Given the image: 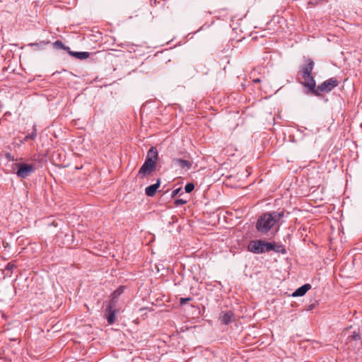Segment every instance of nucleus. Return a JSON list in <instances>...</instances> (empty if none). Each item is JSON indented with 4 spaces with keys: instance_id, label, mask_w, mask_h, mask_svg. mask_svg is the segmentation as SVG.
Wrapping results in <instances>:
<instances>
[{
    "instance_id": "nucleus-12",
    "label": "nucleus",
    "mask_w": 362,
    "mask_h": 362,
    "mask_svg": "<svg viewBox=\"0 0 362 362\" xmlns=\"http://www.w3.org/2000/svg\"><path fill=\"white\" fill-rule=\"evenodd\" d=\"M173 163L175 165H179L181 168L187 170L189 169L192 165L190 161L182 158H173Z\"/></svg>"
},
{
    "instance_id": "nucleus-19",
    "label": "nucleus",
    "mask_w": 362,
    "mask_h": 362,
    "mask_svg": "<svg viewBox=\"0 0 362 362\" xmlns=\"http://www.w3.org/2000/svg\"><path fill=\"white\" fill-rule=\"evenodd\" d=\"M124 286H119L117 290H115L111 295L115 296L117 298L119 297V296L124 292Z\"/></svg>"
},
{
    "instance_id": "nucleus-20",
    "label": "nucleus",
    "mask_w": 362,
    "mask_h": 362,
    "mask_svg": "<svg viewBox=\"0 0 362 362\" xmlns=\"http://www.w3.org/2000/svg\"><path fill=\"white\" fill-rule=\"evenodd\" d=\"M194 189V185L192 182L187 183L185 187V190L187 193H190Z\"/></svg>"
},
{
    "instance_id": "nucleus-1",
    "label": "nucleus",
    "mask_w": 362,
    "mask_h": 362,
    "mask_svg": "<svg viewBox=\"0 0 362 362\" xmlns=\"http://www.w3.org/2000/svg\"><path fill=\"white\" fill-rule=\"evenodd\" d=\"M284 216V211L266 212L261 215L257 221L256 229L260 233L265 235L272 228L277 232L283 221L281 219Z\"/></svg>"
},
{
    "instance_id": "nucleus-8",
    "label": "nucleus",
    "mask_w": 362,
    "mask_h": 362,
    "mask_svg": "<svg viewBox=\"0 0 362 362\" xmlns=\"http://www.w3.org/2000/svg\"><path fill=\"white\" fill-rule=\"evenodd\" d=\"M117 310V309H108L106 308L105 310V317L107 320V322L109 325H112L116 321V314Z\"/></svg>"
},
{
    "instance_id": "nucleus-15",
    "label": "nucleus",
    "mask_w": 362,
    "mask_h": 362,
    "mask_svg": "<svg viewBox=\"0 0 362 362\" xmlns=\"http://www.w3.org/2000/svg\"><path fill=\"white\" fill-rule=\"evenodd\" d=\"M271 251L273 250L275 252L282 253L285 254L286 253V250L285 249L284 246L280 244H277L275 243H271Z\"/></svg>"
},
{
    "instance_id": "nucleus-13",
    "label": "nucleus",
    "mask_w": 362,
    "mask_h": 362,
    "mask_svg": "<svg viewBox=\"0 0 362 362\" xmlns=\"http://www.w3.org/2000/svg\"><path fill=\"white\" fill-rule=\"evenodd\" d=\"M311 288V286L309 284H305L302 286L297 288L292 294L293 297L303 296H304L308 291Z\"/></svg>"
},
{
    "instance_id": "nucleus-21",
    "label": "nucleus",
    "mask_w": 362,
    "mask_h": 362,
    "mask_svg": "<svg viewBox=\"0 0 362 362\" xmlns=\"http://www.w3.org/2000/svg\"><path fill=\"white\" fill-rule=\"evenodd\" d=\"M37 134H36V129H34L33 132L31 134H28L25 136V140L28 141V139L34 140L36 138Z\"/></svg>"
},
{
    "instance_id": "nucleus-25",
    "label": "nucleus",
    "mask_w": 362,
    "mask_h": 362,
    "mask_svg": "<svg viewBox=\"0 0 362 362\" xmlns=\"http://www.w3.org/2000/svg\"><path fill=\"white\" fill-rule=\"evenodd\" d=\"M180 188H177V189H174V190L172 192L171 197H175V196H177V194L180 192Z\"/></svg>"
},
{
    "instance_id": "nucleus-24",
    "label": "nucleus",
    "mask_w": 362,
    "mask_h": 362,
    "mask_svg": "<svg viewBox=\"0 0 362 362\" xmlns=\"http://www.w3.org/2000/svg\"><path fill=\"white\" fill-rule=\"evenodd\" d=\"M187 202L184 199H177L175 201V205L176 206H180V205H183L186 203Z\"/></svg>"
},
{
    "instance_id": "nucleus-17",
    "label": "nucleus",
    "mask_w": 362,
    "mask_h": 362,
    "mask_svg": "<svg viewBox=\"0 0 362 362\" xmlns=\"http://www.w3.org/2000/svg\"><path fill=\"white\" fill-rule=\"evenodd\" d=\"M361 339V335L358 332H354L352 335L347 337L349 341H357Z\"/></svg>"
},
{
    "instance_id": "nucleus-10",
    "label": "nucleus",
    "mask_w": 362,
    "mask_h": 362,
    "mask_svg": "<svg viewBox=\"0 0 362 362\" xmlns=\"http://www.w3.org/2000/svg\"><path fill=\"white\" fill-rule=\"evenodd\" d=\"M49 43L50 42L49 40H41L37 42L30 43L28 46L32 47L35 51H40L43 50Z\"/></svg>"
},
{
    "instance_id": "nucleus-7",
    "label": "nucleus",
    "mask_w": 362,
    "mask_h": 362,
    "mask_svg": "<svg viewBox=\"0 0 362 362\" xmlns=\"http://www.w3.org/2000/svg\"><path fill=\"white\" fill-rule=\"evenodd\" d=\"M234 318V314L231 310L221 311L219 314V320L222 324L228 325Z\"/></svg>"
},
{
    "instance_id": "nucleus-9",
    "label": "nucleus",
    "mask_w": 362,
    "mask_h": 362,
    "mask_svg": "<svg viewBox=\"0 0 362 362\" xmlns=\"http://www.w3.org/2000/svg\"><path fill=\"white\" fill-rule=\"evenodd\" d=\"M155 170V167H152L151 165H148L147 163H144L138 172V175H140L141 178H144L146 175H151Z\"/></svg>"
},
{
    "instance_id": "nucleus-5",
    "label": "nucleus",
    "mask_w": 362,
    "mask_h": 362,
    "mask_svg": "<svg viewBox=\"0 0 362 362\" xmlns=\"http://www.w3.org/2000/svg\"><path fill=\"white\" fill-rule=\"evenodd\" d=\"M16 175L21 179H25L33 174L35 168L33 164H28L24 163H17Z\"/></svg>"
},
{
    "instance_id": "nucleus-18",
    "label": "nucleus",
    "mask_w": 362,
    "mask_h": 362,
    "mask_svg": "<svg viewBox=\"0 0 362 362\" xmlns=\"http://www.w3.org/2000/svg\"><path fill=\"white\" fill-rule=\"evenodd\" d=\"M54 46L60 49H66L67 52L69 50V47H66L61 41L57 40L54 42Z\"/></svg>"
},
{
    "instance_id": "nucleus-6",
    "label": "nucleus",
    "mask_w": 362,
    "mask_h": 362,
    "mask_svg": "<svg viewBox=\"0 0 362 362\" xmlns=\"http://www.w3.org/2000/svg\"><path fill=\"white\" fill-rule=\"evenodd\" d=\"M158 151L156 147H151L147 152L146 158L144 161L148 165L156 167V161L158 159Z\"/></svg>"
},
{
    "instance_id": "nucleus-14",
    "label": "nucleus",
    "mask_w": 362,
    "mask_h": 362,
    "mask_svg": "<svg viewBox=\"0 0 362 362\" xmlns=\"http://www.w3.org/2000/svg\"><path fill=\"white\" fill-rule=\"evenodd\" d=\"M68 53L71 56L81 60L87 59L90 55V53L88 52H74L70 49L68 51Z\"/></svg>"
},
{
    "instance_id": "nucleus-2",
    "label": "nucleus",
    "mask_w": 362,
    "mask_h": 362,
    "mask_svg": "<svg viewBox=\"0 0 362 362\" xmlns=\"http://www.w3.org/2000/svg\"><path fill=\"white\" fill-rule=\"evenodd\" d=\"M305 64L300 66V71L304 81L302 83L304 87L309 90H314L315 86V80L312 74L315 63L313 59L307 58Z\"/></svg>"
},
{
    "instance_id": "nucleus-4",
    "label": "nucleus",
    "mask_w": 362,
    "mask_h": 362,
    "mask_svg": "<svg viewBox=\"0 0 362 362\" xmlns=\"http://www.w3.org/2000/svg\"><path fill=\"white\" fill-rule=\"evenodd\" d=\"M271 248V243L262 240H251L247 245V250L255 254L268 252Z\"/></svg>"
},
{
    "instance_id": "nucleus-23",
    "label": "nucleus",
    "mask_w": 362,
    "mask_h": 362,
    "mask_svg": "<svg viewBox=\"0 0 362 362\" xmlns=\"http://www.w3.org/2000/svg\"><path fill=\"white\" fill-rule=\"evenodd\" d=\"M16 267V266L13 262H8L6 266L5 269L8 271H12Z\"/></svg>"
},
{
    "instance_id": "nucleus-26",
    "label": "nucleus",
    "mask_w": 362,
    "mask_h": 362,
    "mask_svg": "<svg viewBox=\"0 0 362 362\" xmlns=\"http://www.w3.org/2000/svg\"><path fill=\"white\" fill-rule=\"evenodd\" d=\"M254 82H255V83L260 82V79H259V78L255 79Z\"/></svg>"
},
{
    "instance_id": "nucleus-11",
    "label": "nucleus",
    "mask_w": 362,
    "mask_h": 362,
    "mask_svg": "<svg viewBox=\"0 0 362 362\" xmlns=\"http://www.w3.org/2000/svg\"><path fill=\"white\" fill-rule=\"evenodd\" d=\"M160 180L158 179L156 183L151 185L145 189V193L148 197H153L155 195L158 188L160 187Z\"/></svg>"
},
{
    "instance_id": "nucleus-22",
    "label": "nucleus",
    "mask_w": 362,
    "mask_h": 362,
    "mask_svg": "<svg viewBox=\"0 0 362 362\" xmlns=\"http://www.w3.org/2000/svg\"><path fill=\"white\" fill-rule=\"evenodd\" d=\"M192 298H180V305H185L187 302H189V301H192Z\"/></svg>"
},
{
    "instance_id": "nucleus-16",
    "label": "nucleus",
    "mask_w": 362,
    "mask_h": 362,
    "mask_svg": "<svg viewBox=\"0 0 362 362\" xmlns=\"http://www.w3.org/2000/svg\"><path fill=\"white\" fill-rule=\"evenodd\" d=\"M118 298H119L111 295L110 300H109L106 308H108V309H117Z\"/></svg>"
},
{
    "instance_id": "nucleus-3",
    "label": "nucleus",
    "mask_w": 362,
    "mask_h": 362,
    "mask_svg": "<svg viewBox=\"0 0 362 362\" xmlns=\"http://www.w3.org/2000/svg\"><path fill=\"white\" fill-rule=\"evenodd\" d=\"M338 85L339 81L336 78H330L317 87L315 86L314 90H309V92L315 96H320L321 93H329Z\"/></svg>"
}]
</instances>
